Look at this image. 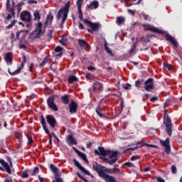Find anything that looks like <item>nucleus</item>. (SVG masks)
Wrapping results in <instances>:
<instances>
[{"label": "nucleus", "mask_w": 182, "mask_h": 182, "mask_svg": "<svg viewBox=\"0 0 182 182\" xmlns=\"http://www.w3.org/2000/svg\"><path fill=\"white\" fill-rule=\"evenodd\" d=\"M167 110H165L164 115V123L166 127V132L168 134L169 137H171L173 133V124L171 123V119L166 113Z\"/></svg>", "instance_id": "obj_3"}, {"label": "nucleus", "mask_w": 182, "mask_h": 182, "mask_svg": "<svg viewBox=\"0 0 182 182\" xmlns=\"http://www.w3.org/2000/svg\"><path fill=\"white\" fill-rule=\"evenodd\" d=\"M161 146L165 147V153L170 154L171 153V146H170V139L166 138V140H160Z\"/></svg>", "instance_id": "obj_13"}, {"label": "nucleus", "mask_w": 182, "mask_h": 182, "mask_svg": "<svg viewBox=\"0 0 182 182\" xmlns=\"http://www.w3.org/2000/svg\"><path fill=\"white\" fill-rule=\"evenodd\" d=\"M142 27L144 28V31H151V32H155L156 33H159L160 35H164V31L163 30L159 29L150 24H143Z\"/></svg>", "instance_id": "obj_7"}, {"label": "nucleus", "mask_w": 182, "mask_h": 182, "mask_svg": "<svg viewBox=\"0 0 182 182\" xmlns=\"http://www.w3.org/2000/svg\"><path fill=\"white\" fill-rule=\"evenodd\" d=\"M10 39L11 40V42H15V41H16V38H15V34L14 33H11Z\"/></svg>", "instance_id": "obj_52"}, {"label": "nucleus", "mask_w": 182, "mask_h": 182, "mask_svg": "<svg viewBox=\"0 0 182 182\" xmlns=\"http://www.w3.org/2000/svg\"><path fill=\"white\" fill-rule=\"evenodd\" d=\"M140 147H143V141H138L136 143V146L127 148L124 153H129V151H134V150H137V149H140Z\"/></svg>", "instance_id": "obj_20"}, {"label": "nucleus", "mask_w": 182, "mask_h": 182, "mask_svg": "<svg viewBox=\"0 0 182 182\" xmlns=\"http://www.w3.org/2000/svg\"><path fill=\"white\" fill-rule=\"evenodd\" d=\"M73 161L75 164V166L79 169L80 170L82 173H84V174H86L87 176H90V177H92V178H94L93 175H92L90 173V172H89V171L86 170V168H83V166H82V165H80V164L79 163V161H77V160H76V159H73Z\"/></svg>", "instance_id": "obj_11"}, {"label": "nucleus", "mask_w": 182, "mask_h": 182, "mask_svg": "<svg viewBox=\"0 0 182 182\" xmlns=\"http://www.w3.org/2000/svg\"><path fill=\"white\" fill-rule=\"evenodd\" d=\"M163 65L166 69H168V70H171V65L168 64V63H164Z\"/></svg>", "instance_id": "obj_46"}, {"label": "nucleus", "mask_w": 182, "mask_h": 182, "mask_svg": "<svg viewBox=\"0 0 182 182\" xmlns=\"http://www.w3.org/2000/svg\"><path fill=\"white\" fill-rule=\"evenodd\" d=\"M82 4H83V0H77L76 2L80 21H82L84 23H87V25H89L92 28V31H97L99 28H100V24L97 23H93L89 21L87 18L83 19V12H82Z\"/></svg>", "instance_id": "obj_1"}, {"label": "nucleus", "mask_w": 182, "mask_h": 182, "mask_svg": "<svg viewBox=\"0 0 182 182\" xmlns=\"http://www.w3.org/2000/svg\"><path fill=\"white\" fill-rule=\"evenodd\" d=\"M63 50V48L60 47V46H57L55 48V52L56 53H60Z\"/></svg>", "instance_id": "obj_49"}, {"label": "nucleus", "mask_w": 182, "mask_h": 182, "mask_svg": "<svg viewBox=\"0 0 182 182\" xmlns=\"http://www.w3.org/2000/svg\"><path fill=\"white\" fill-rule=\"evenodd\" d=\"M144 90L146 92H150L151 90H153L154 89V82L153 78L150 77L148 78L145 82H144Z\"/></svg>", "instance_id": "obj_14"}, {"label": "nucleus", "mask_w": 182, "mask_h": 182, "mask_svg": "<svg viewBox=\"0 0 182 182\" xmlns=\"http://www.w3.org/2000/svg\"><path fill=\"white\" fill-rule=\"evenodd\" d=\"M79 28L81 29V31H83V29H85V26H83V24L82 23H79Z\"/></svg>", "instance_id": "obj_63"}, {"label": "nucleus", "mask_w": 182, "mask_h": 182, "mask_svg": "<svg viewBox=\"0 0 182 182\" xmlns=\"http://www.w3.org/2000/svg\"><path fill=\"white\" fill-rule=\"evenodd\" d=\"M33 16H34V21L41 22V13H39V10H36L34 11Z\"/></svg>", "instance_id": "obj_28"}, {"label": "nucleus", "mask_w": 182, "mask_h": 182, "mask_svg": "<svg viewBox=\"0 0 182 182\" xmlns=\"http://www.w3.org/2000/svg\"><path fill=\"white\" fill-rule=\"evenodd\" d=\"M23 32H24L25 33H28L29 31H25V30H21L20 31H18L16 33V39H19V36H21V33H22Z\"/></svg>", "instance_id": "obj_41"}, {"label": "nucleus", "mask_w": 182, "mask_h": 182, "mask_svg": "<svg viewBox=\"0 0 182 182\" xmlns=\"http://www.w3.org/2000/svg\"><path fill=\"white\" fill-rule=\"evenodd\" d=\"M105 48L106 52L109 54V56H114V54H113V52H112L110 48L107 47V44H106V41L105 43Z\"/></svg>", "instance_id": "obj_39"}, {"label": "nucleus", "mask_w": 182, "mask_h": 182, "mask_svg": "<svg viewBox=\"0 0 182 182\" xmlns=\"http://www.w3.org/2000/svg\"><path fill=\"white\" fill-rule=\"evenodd\" d=\"M27 138L28 144H30V146H32V144H33V139L29 135H27Z\"/></svg>", "instance_id": "obj_45"}, {"label": "nucleus", "mask_w": 182, "mask_h": 182, "mask_svg": "<svg viewBox=\"0 0 182 182\" xmlns=\"http://www.w3.org/2000/svg\"><path fill=\"white\" fill-rule=\"evenodd\" d=\"M38 173H39V168L38 167H35L33 173L31 174V176H36V174H38Z\"/></svg>", "instance_id": "obj_48"}, {"label": "nucleus", "mask_w": 182, "mask_h": 182, "mask_svg": "<svg viewBox=\"0 0 182 182\" xmlns=\"http://www.w3.org/2000/svg\"><path fill=\"white\" fill-rule=\"evenodd\" d=\"M28 4H38V1H35V0H28Z\"/></svg>", "instance_id": "obj_59"}, {"label": "nucleus", "mask_w": 182, "mask_h": 182, "mask_svg": "<svg viewBox=\"0 0 182 182\" xmlns=\"http://www.w3.org/2000/svg\"><path fill=\"white\" fill-rule=\"evenodd\" d=\"M125 21L126 18H124V17L118 16L116 20V23H117V25H122V23H124Z\"/></svg>", "instance_id": "obj_35"}, {"label": "nucleus", "mask_w": 182, "mask_h": 182, "mask_svg": "<svg viewBox=\"0 0 182 182\" xmlns=\"http://www.w3.org/2000/svg\"><path fill=\"white\" fill-rule=\"evenodd\" d=\"M136 48H137V43H133L131 49L129 50V55H133V53H134V51L136 50Z\"/></svg>", "instance_id": "obj_36"}, {"label": "nucleus", "mask_w": 182, "mask_h": 182, "mask_svg": "<svg viewBox=\"0 0 182 182\" xmlns=\"http://www.w3.org/2000/svg\"><path fill=\"white\" fill-rule=\"evenodd\" d=\"M6 9L9 12V14H11L13 18H15V1H12V4L11 6V1L6 0Z\"/></svg>", "instance_id": "obj_12"}, {"label": "nucleus", "mask_w": 182, "mask_h": 182, "mask_svg": "<svg viewBox=\"0 0 182 182\" xmlns=\"http://www.w3.org/2000/svg\"><path fill=\"white\" fill-rule=\"evenodd\" d=\"M5 60L7 63H12L14 60V54L11 52H9L6 54Z\"/></svg>", "instance_id": "obj_26"}, {"label": "nucleus", "mask_w": 182, "mask_h": 182, "mask_svg": "<svg viewBox=\"0 0 182 182\" xmlns=\"http://www.w3.org/2000/svg\"><path fill=\"white\" fill-rule=\"evenodd\" d=\"M22 178H28L29 177V175L28 174V172L25 171L21 174Z\"/></svg>", "instance_id": "obj_53"}, {"label": "nucleus", "mask_w": 182, "mask_h": 182, "mask_svg": "<svg viewBox=\"0 0 182 182\" xmlns=\"http://www.w3.org/2000/svg\"><path fill=\"white\" fill-rule=\"evenodd\" d=\"M92 144H93V142H90L87 144V149H90V147H92Z\"/></svg>", "instance_id": "obj_64"}, {"label": "nucleus", "mask_w": 182, "mask_h": 182, "mask_svg": "<svg viewBox=\"0 0 182 182\" xmlns=\"http://www.w3.org/2000/svg\"><path fill=\"white\" fill-rule=\"evenodd\" d=\"M85 77L86 79H87L88 80H93V79H95V77L93 76V75H92L91 73H87L85 75Z\"/></svg>", "instance_id": "obj_43"}, {"label": "nucleus", "mask_w": 182, "mask_h": 182, "mask_svg": "<svg viewBox=\"0 0 182 182\" xmlns=\"http://www.w3.org/2000/svg\"><path fill=\"white\" fill-rule=\"evenodd\" d=\"M129 87H132V85L129 83H127L125 86H124V89L125 90H129Z\"/></svg>", "instance_id": "obj_56"}, {"label": "nucleus", "mask_w": 182, "mask_h": 182, "mask_svg": "<svg viewBox=\"0 0 182 182\" xmlns=\"http://www.w3.org/2000/svg\"><path fill=\"white\" fill-rule=\"evenodd\" d=\"M46 119L51 129H55V127L57 124L56 118H55L53 115L48 114L46 115Z\"/></svg>", "instance_id": "obj_15"}, {"label": "nucleus", "mask_w": 182, "mask_h": 182, "mask_svg": "<svg viewBox=\"0 0 182 182\" xmlns=\"http://www.w3.org/2000/svg\"><path fill=\"white\" fill-rule=\"evenodd\" d=\"M151 36H154V35L142 36L141 38V42H145L146 43H148V42H150V38H151Z\"/></svg>", "instance_id": "obj_34"}, {"label": "nucleus", "mask_w": 182, "mask_h": 182, "mask_svg": "<svg viewBox=\"0 0 182 182\" xmlns=\"http://www.w3.org/2000/svg\"><path fill=\"white\" fill-rule=\"evenodd\" d=\"M0 164H1V166H3V167L5 168L6 173H8L9 174L11 173V167H9V164H8L6 161H5L2 159H0Z\"/></svg>", "instance_id": "obj_21"}, {"label": "nucleus", "mask_w": 182, "mask_h": 182, "mask_svg": "<svg viewBox=\"0 0 182 182\" xmlns=\"http://www.w3.org/2000/svg\"><path fill=\"white\" fill-rule=\"evenodd\" d=\"M73 149L75 153H77L79 157H81L82 160L85 161L86 164H89V160L87 159V156H86V154L77 149L75 146L73 147Z\"/></svg>", "instance_id": "obj_18"}, {"label": "nucleus", "mask_w": 182, "mask_h": 182, "mask_svg": "<svg viewBox=\"0 0 182 182\" xmlns=\"http://www.w3.org/2000/svg\"><path fill=\"white\" fill-rule=\"evenodd\" d=\"M97 149H97L94 150V153L95 154H96V156H102V157H106L107 154H110V153H112L111 150L106 151L105 149V147L103 146H98Z\"/></svg>", "instance_id": "obj_9"}, {"label": "nucleus", "mask_w": 182, "mask_h": 182, "mask_svg": "<svg viewBox=\"0 0 182 182\" xmlns=\"http://www.w3.org/2000/svg\"><path fill=\"white\" fill-rule=\"evenodd\" d=\"M166 41H168V42H170L172 43L175 48H178V43H177V41L174 39L170 34H166L165 35Z\"/></svg>", "instance_id": "obj_19"}, {"label": "nucleus", "mask_w": 182, "mask_h": 182, "mask_svg": "<svg viewBox=\"0 0 182 182\" xmlns=\"http://www.w3.org/2000/svg\"><path fill=\"white\" fill-rule=\"evenodd\" d=\"M171 171H172L173 174H177V167H176V166L173 165L171 166Z\"/></svg>", "instance_id": "obj_50"}, {"label": "nucleus", "mask_w": 182, "mask_h": 182, "mask_svg": "<svg viewBox=\"0 0 182 182\" xmlns=\"http://www.w3.org/2000/svg\"><path fill=\"white\" fill-rule=\"evenodd\" d=\"M16 139H18V140L19 141H21V140H22V133L21 132H17L16 134Z\"/></svg>", "instance_id": "obj_47"}, {"label": "nucleus", "mask_w": 182, "mask_h": 182, "mask_svg": "<svg viewBox=\"0 0 182 182\" xmlns=\"http://www.w3.org/2000/svg\"><path fill=\"white\" fill-rule=\"evenodd\" d=\"M139 159V156H133L131 157V161H134L135 160H137Z\"/></svg>", "instance_id": "obj_60"}, {"label": "nucleus", "mask_w": 182, "mask_h": 182, "mask_svg": "<svg viewBox=\"0 0 182 182\" xmlns=\"http://www.w3.org/2000/svg\"><path fill=\"white\" fill-rule=\"evenodd\" d=\"M61 100L64 105H69V95H63Z\"/></svg>", "instance_id": "obj_31"}, {"label": "nucleus", "mask_w": 182, "mask_h": 182, "mask_svg": "<svg viewBox=\"0 0 182 182\" xmlns=\"http://www.w3.org/2000/svg\"><path fill=\"white\" fill-rule=\"evenodd\" d=\"M124 166H127V167H134V165L132 162H127Z\"/></svg>", "instance_id": "obj_54"}, {"label": "nucleus", "mask_w": 182, "mask_h": 182, "mask_svg": "<svg viewBox=\"0 0 182 182\" xmlns=\"http://www.w3.org/2000/svg\"><path fill=\"white\" fill-rule=\"evenodd\" d=\"M59 42L63 46H66L69 43V40L66 38V36H63L62 39L59 40Z\"/></svg>", "instance_id": "obj_29"}, {"label": "nucleus", "mask_w": 182, "mask_h": 182, "mask_svg": "<svg viewBox=\"0 0 182 182\" xmlns=\"http://www.w3.org/2000/svg\"><path fill=\"white\" fill-rule=\"evenodd\" d=\"M93 90L94 92H96L99 90V92H102L103 90V85L99 82H95L93 83Z\"/></svg>", "instance_id": "obj_23"}, {"label": "nucleus", "mask_w": 182, "mask_h": 182, "mask_svg": "<svg viewBox=\"0 0 182 182\" xmlns=\"http://www.w3.org/2000/svg\"><path fill=\"white\" fill-rule=\"evenodd\" d=\"M67 143L69 144V146H72L73 144L76 145V144H77V141H76V139H75L73 136L68 135V136L67 137Z\"/></svg>", "instance_id": "obj_25"}, {"label": "nucleus", "mask_w": 182, "mask_h": 182, "mask_svg": "<svg viewBox=\"0 0 182 182\" xmlns=\"http://www.w3.org/2000/svg\"><path fill=\"white\" fill-rule=\"evenodd\" d=\"M50 168L53 173L55 174V178L56 182H63V179L60 177V171H59V169H58V167H56L54 164L50 165Z\"/></svg>", "instance_id": "obj_6"}, {"label": "nucleus", "mask_w": 182, "mask_h": 182, "mask_svg": "<svg viewBox=\"0 0 182 182\" xmlns=\"http://www.w3.org/2000/svg\"><path fill=\"white\" fill-rule=\"evenodd\" d=\"M22 59L23 60L21 61L20 66L14 72H11L10 69L8 70L9 73L11 75V76H15V75H18L21 73V70L23 69V66L26 63V57L25 55H23Z\"/></svg>", "instance_id": "obj_10"}, {"label": "nucleus", "mask_w": 182, "mask_h": 182, "mask_svg": "<svg viewBox=\"0 0 182 182\" xmlns=\"http://www.w3.org/2000/svg\"><path fill=\"white\" fill-rule=\"evenodd\" d=\"M156 180L158 182H166L161 177H158Z\"/></svg>", "instance_id": "obj_61"}, {"label": "nucleus", "mask_w": 182, "mask_h": 182, "mask_svg": "<svg viewBox=\"0 0 182 182\" xmlns=\"http://www.w3.org/2000/svg\"><path fill=\"white\" fill-rule=\"evenodd\" d=\"M42 22H38L36 24V29L33 31V33H36L34 36L35 39H39L45 33V31L42 30Z\"/></svg>", "instance_id": "obj_5"}, {"label": "nucleus", "mask_w": 182, "mask_h": 182, "mask_svg": "<svg viewBox=\"0 0 182 182\" xmlns=\"http://www.w3.org/2000/svg\"><path fill=\"white\" fill-rule=\"evenodd\" d=\"M41 126L45 132V133L46 134H49V129H48V127H46V121L45 120V117H43V115L41 116Z\"/></svg>", "instance_id": "obj_22"}, {"label": "nucleus", "mask_w": 182, "mask_h": 182, "mask_svg": "<svg viewBox=\"0 0 182 182\" xmlns=\"http://www.w3.org/2000/svg\"><path fill=\"white\" fill-rule=\"evenodd\" d=\"M19 49H26V46L25 44L19 45Z\"/></svg>", "instance_id": "obj_62"}, {"label": "nucleus", "mask_w": 182, "mask_h": 182, "mask_svg": "<svg viewBox=\"0 0 182 182\" xmlns=\"http://www.w3.org/2000/svg\"><path fill=\"white\" fill-rule=\"evenodd\" d=\"M70 6V4L68 2L65 4V6L61 8L57 14V21H59L60 18H62V14H63V18L61 21V28L63 27V23L66 22V19H68V14H69V8Z\"/></svg>", "instance_id": "obj_2"}, {"label": "nucleus", "mask_w": 182, "mask_h": 182, "mask_svg": "<svg viewBox=\"0 0 182 182\" xmlns=\"http://www.w3.org/2000/svg\"><path fill=\"white\" fill-rule=\"evenodd\" d=\"M150 100L152 103H154V102L159 101V97H152Z\"/></svg>", "instance_id": "obj_55"}, {"label": "nucleus", "mask_w": 182, "mask_h": 182, "mask_svg": "<svg viewBox=\"0 0 182 182\" xmlns=\"http://www.w3.org/2000/svg\"><path fill=\"white\" fill-rule=\"evenodd\" d=\"M118 156H119V151H114L112 152V154L109 156V159H109L107 158H102V157H100V159H102L105 163H108V164H110V166H113V164H114V163L117 161Z\"/></svg>", "instance_id": "obj_4"}, {"label": "nucleus", "mask_w": 182, "mask_h": 182, "mask_svg": "<svg viewBox=\"0 0 182 182\" xmlns=\"http://www.w3.org/2000/svg\"><path fill=\"white\" fill-rule=\"evenodd\" d=\"M87 9H97L99 8V1H93L90 4L87 5Z\"/></svg>", "instance_id": "obj_24"}, {"label": "nucleus", "mask_w": 182, "mask_h": 182, "mask_svg": "<svg viewBox=\"0 0 182 182\" xmlns=\"http://www.w3.org/2000/svg\"><path fill=\"white\" fill-rule=\"evenodd\" d=\"M53 21V15L49 14L46 17L45 25L50 24Z\"/></svg>", "instance_id": "obj_32"}, {"label": "nucleus", "mask_w": 182, "mask_h": 182, "mask_svg": "<svg viewBox=\"0 0 182 182\" xmlns=\"http://www.w3.org/2000/svg\"><path fill=\"white\" fill-rule=\"evenodd\" d=\"M47 105L50 109L54 110V112H58L59 108H58V105L55 104V96L51 95L47 99Z\"/></svg>", "instance_id": "obj_8"}, {"label": "nucleus", "mask_w": 182, "mask_h": 182, "mask_svg": "<svg viewBox=\"0 0 182 182\" xmlns=\"http://www.w3.org/2000/svg\"><path fill=\"white\" fill-rule=\"evenodd\" d=\"M68 82L70 85H72L74 82H77V77L75 75H70L68 78Z\"/></svg>", "instance_id": "obj_30"}, {"label": "nucleus", "mask_w": 182, "mask_h": 182, "mask_svg": "<svg viewBox=\"0 0 182 182\" xmlns=\"http://www.w3.org/2000/svg\"><path fill=\"white\" fill-rule=\"evenodd\" d=\"M70 114H75L77 112V104L75 101H71L68 105Z\"/></svg>", "instance_id": "obj_17"}, {"label": "nucleus", "mask_w": 182, "mask_h": 182, "mask_svg": "<svg viewBox=\"0 0 182 182\" xmlns=\"http://www.w3.org/2000/svg\"><path fill=\"white\" fill-rule=\"evenodd\" d=\"M145 146H146L147 147H153L154 149H156L157 146L156 145H153V144H144Z\"/></svg>", "instance_id": "obj_58"}, {"label": "nucleus", "mask_w": 182, "mask_h": 182, "mask_svg": "<svg viewBox=\"0 0 182 182\" xmlns=\"http://www.w3.org/2000/svg\"><path fill=\"white\" fill-rule=\"evenodd\" d=\"M23 4H25L23 1H20L18 4H17V14H19L21 13V11H22V5H23Z\"/></svg>", "instance_id": "obj_38"}, {"label": "nucleus", "mask_w": 182, "mask_h": 182, "mask_svg": "<svg viewBox=\"0 0 182 182\" xmlns=\"http://www.w3.org/2000/svg\"><path fill=\"white\" fill-rule=\"evenodd\" d=\"M63 55V52L57 53V54H55V58H62Z\"/></svg>", "instance_id": "obj_57"}, {"label": "nucleus", "mask_w": 182, "mask_h": 182, "mask_svg": "<svg viewBox=\"0 0 182 182\" xmlns=\"http://www.w3.org/2000/svg\"><path fill=\"white\" fill-rule=\"evenodd\" d=\"M48 60H49V58H48V56L45 57L43 62L40 63L39 68H43L44 65H46V63H48Z\"/></svg>", "instance_id": "obj_40"}, {"label": "nucleus", "mask_w": 182, "mask_h": 182, "mask_svg": "<svg viewBox=\"0 0 182 182\" xmlns=\"http://www.w3.org/2000/svg\"><path fill=\"white\" fill-rule=\"evenodd\" d=\"M144 82V80H138L135 82V86L137 87V89H140V86L143 85Z\"/></svg>", "instance_id": "obj_37"}, {"label": "nucleus", "mask_w": 182, "mask_h": 182, "mask_svg": "<svg viewBox=\"0 0 182 182\" xmlns=\"http://www.w3.org/2000/svg\"><path fill=\"white\" fill-rule=\"evenodd\" d=\"M78 45L80 46H81V48H83L85 46H87L88 48V46H89V43H87V42H86V41L82 40V39L78 40Z\"/></svg>", "instance_id": "obj_33"}, {"label": "nucleus", "mask_w": 182, "mask_h": 182, "mask_svg": "<svg viewBox=\"0 0 182 182\" xmlns=\"http://www.w3.org/2000/svg\"><path fill=\"white\" fill-rule=\"evenodd\" d=\"M76 174L80 180H82V181L89 182V181H87V179L85 178V177H83L82 175H80V173L79 172H76Z\"/></svg>", "instance_id": "obj_42"}, {"label": "nucleus", "mask_w": 182, "mask_h": 182, "mask_svg": "<svg viewBox=\"0 0 182 182\" xmlns=\"http://www.w3.org/2000/svg\"><path fill=\"white\" fill-rule=\"evenodd\" d=\"M20 18L21 21H25L26 22H31L32 20V16L31 15V13L28 11H23L20 14Z\"/></svg>", "instance_id": "obj_16"}, {"label": "nucleus", "mask_w": 182, "mask_h": 182, "mask_svg": "<svg viewBox=\"0 0 182 182\" xmlns=\"http://www.w3.org/2000/svg\"><path fill=\"white\" fill-rule=\"evenodd\" d=\"M102 112H103V107L98 106L96 109L97 114L101 118L106 117V116L103 115Z\"/></svg>", "instance_id": "obj_27"}, {"label": "nucleus", "mask_w": 182, "mask_h": 182, "mask_svg": "<svg viewBox=\"0 0 182 182\" xmlns=\"http://www.w3.org/2000/svg\"><path fill=\"white\" fill-rule=\"evenodd\" d=\"M141 16H143L145 21H149V15L144 13H141Z\"/></svg>", "instance_id": "obj_51"}, {"label": "nucleus", "mask_w": 182, "mask_h": 182, "mask_svg": "<svg viewBox=\"0 0 182 182\" xmlns=\"http://www.w3.org/2000/svg\"><path fill=\"white\" fill-rule=\"evenodd\" d=\"M16 22V20H14L9 26H6V29H11V28H14Z\"/></svg>", "instance_id": "obj_44"}]
</instances>
